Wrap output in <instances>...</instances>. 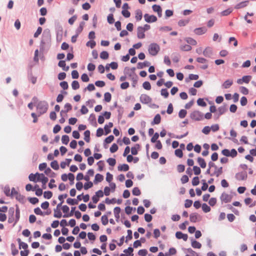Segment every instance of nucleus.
<instances>
[{"mask_svg":"<svg viewBox=\"0 0 256 256\" xmlns=\"http://www.w3.org/2000/svg\"><path fill=\"white\" fill-rule=\"evenodd\" d=\"M119 171H128L129 170V166L127 164H122L118 167Z\"/></svg>","mask_w":256,"mask_h":256,"instance_id":"nucleus-25","label":"nucleus"},{"mask_svg":"<svg viewBox=\"0 0 256 256\" xmlns=\"http://www.w3.org/2000/svg\"><path fill=\"white\" fill-rule=\"evenodd\" d=\"M192 183L194 186H198L200 183L198 177V176L194 177L192 180Z\"/></svg>","mask_w":256,"mask_h":256,"instance_id":"nucleus-52","label":"nucleus"},{"mask_svg":"<svg viewBox=\"0 0 256 256\" xmlns=\"http://www.w3.org/2000/svg\"><path fill=\"white\" fill-rule=\"evenodd\" d=\"M186 250L190 254L191 256H200L198 253L196 252L190 248H188Z\"/></svg>","mask_w":256,"mask_h":256,"instance_id":"nucleus-56","label":"nucleus"},{"mask_svg":"<svg viewBox=\"0 0 256 256\" xmlns=\"http://www.w3.org/2000/svg\"><path fill=\"white\" fill-rule=\"evenodd\" d=\"M114 140V136L112 135H110V136H108V137H107L105 139L104 142L106 144H110L111 142H112Z\"/></svg>","mask_w":256,"mask_h":256,"instance_id":"nucleus-63","label":"nucleus"},{"mask_svg":"<svg viewBox=\"0 0 256 256\" xmlns=\"http://www.w3.org/2000/svg\"><path fill=\"white\" fill-rule=\"evenodd\" d=\"M192 49L190 46L188 44H184L180 46V50L184 51H189Z\"/></svg>","mask_w":256,"mask_h":256,"instance_id":"nucleus-48","label":"nucleus"},{"mask_svg":"<svg viewBox=\"0 0 256 256\" xmlns=\"http://www.w3.org/2000/svg\"><path fill=\"white\" fill-rule=\"evenodd\" d=\"M90 132L89 130H86L84 132V140L87 142H90Z\"/></svg>","mask_w":256,"mask_h":256,"instance_id":"nucleus-27","label":"nucleus"},{"mask_svg":"<svg viewBox=\"0 0 256 256\" xmlns=\"http://www.w3.org/2000/svg\"><path fill=\"white\" fill-rule=\"evenodd\" d=\"M160 123V114H157L154 117V120L152 122V124H158Z\"/></svg>","mask_w":256,"mask_h":256,"instance_id":"nucleus-32","label":"nucleus"},{"mask_svg":"<svg viewBox=\"0 0 256 256\" xmlns=\"http://www.w3.org/2000/svg\"><path fill=\"white\" fill-rule=\"evenodd\" d=\"M58 66L62 68L63 70L64 71H68L69 70V66H66V64L64 60H60L58 64Z\"/></svg>","mask_w":256,"mask_h":256,"instance_id":"nucleus-19","label":"nucleus"},{"mask_svg":"<svg viewBox=\"0 0 256 256\" xmlns=\"http://www.w3.org/2000/svg\"><path fill=\"white\" fill-rule=\"evenodd\" d=\"M207 31V29L205 27L196 28L194 30V32L197 35H202L204 34Z\"/></svg>","mask_w":256,"mask_h":256,"instance_id":"nucleus-10","label":"nucleus"},{"mask_svg":"<svg viewBox=\"0 0 256 256\" xmlns=\"http://www.w3.org/2000/svg\"><path fill=\"white\" fill-rule=\"evenodd\" d=\"M186 40L188 44L193 46H195L197 44L196 41L191 38H188Z\"/></svg>","mask_w":256,"mask_h":256,"instance_id":"nucleus-41","label":"nucleus"},{"mask_svg":"<svg viewBox=\"0 0 256 256\" xmlns=\"http://www.w3.org/2000/svg\"><path fill=\"white\" fill-rule=\"evenodd\" d=\"M107 20H108V22L109 24H113L114 22L113 14H108V16Z\"/></svg>","mask_w":256,"mask_h":256,"instance_id":"nucleus-60","label":"nucleus"},{"mask_svg":"<svg viewBox=\"0 0 256 256\" xmlns=\"http://www.w3.org/2000/svg\"><path fill=\"white\" fill-rule=\"evenodd\" d=\"M144 29L142 28V26H139L138 28L137 36L138 38L142 39L145 38Z\"/></svg>","mask_w":256,"mask_h":256,"instance_id":"nucleus-9","label":"nucleus"},{"mask_svg":"<svg viewBox=\"0 0 256 256\" xmlns=\"http://www.w3.org/2000/svg\"><path fill=\"white\" fill-rule=\"evenodd\" d=\"M72 89L76 90L80 88V84L78 81L74 80L72 82Z\"/></svg>","mask_w":256,"mask_h":256,"instance_id":"nucleus-38","label":"nucleus"},{"mask_svg":"<svg viewBox=\"0 0 256 256\" xmlns=\"http://www.w3.org/2000/svg\"><path fill=\"white\" fill-rule=\"evenodd\" d=\"M145 20L148 22H152L156 21L157 18L154 15H149L148 14H145L144 15Z\"/></svg>","mask_w":256,"mask_h":256,"instance_id":"nucleus-6","label":"nucleus"},{"mask_svg":"<svg viewBox=\"0 0 256 256\" xmlns=\"http://www.w3.org/2000/svg\"><path fill=\"white\" fill-rule=\"evenodd\" d=\"M161 95L164 96L165 98L168 96L169 93L166 88H162L161 90Z\"/></svg>","mask_w":256,"mask_h":256,"instance_id":"nucleus-54","label":"nucleus"},{"mask_svg":"<svg viewBox=\"0 0 256 256\" xmlns=\"http://www.w3.org/2000/svg\"><path fill=\"white\" fill-rule=\"evenodd\" d=\"M134 251L133 248L132 247H129L128 249H126L124 250V252L128 256H130L132 255V256H133L134 254H132V252Z\"/></svg>","mask_w":256,"mask_h":256,"instance_id":"nucleus-39","label":"nucleus"},{"mask_svg":"<svg viewBox=\"0 0 256 256\" xmlns=\"http://www.w3.org/2000/svg\"><path fill=\"white\" fill-rule=\"evenodd\" d=\"M142 86L146 90H150L151 88L150 84L148 82H144L142 84Z\"/></svg>","mask_w":256,"mask_h":256,"instance_id":"nucleus-59","label":"nucleus"},{"mask_svg":"<svg viewBox=\"0 0 256 256\" xmlns=\"http://www.w3.org/2000/svg\"><path fill=\"white\" fill-rule=\"evenodd\" d=\"M118 150V146L116 144H113L110 148V151L112 153L115 152Z\"/></svg>","mask_w":256,"mask_h":256,"instance_id":"nucleus-55","label":"nucleus"},{"mask_svg":"<svg viewBox=\"0 0 256 256\" xmlns=\"http://www.w3.org/2000/svg\"><path fill=\"white\" fill-rule=\"evenodd\" d=\"M232 10L230 8H229L226 10L222 11L220 13V14L222 16H228V14H230L232 12Z\"/></svg>","mask_w":256,"mask_h":256,"instance_id":"nucleus-43","label":"nucleus"},{"mask_svg":"<svg viewBox=\"0 0 256 256\" xmlns=\"http://www.w3.org/2000/svg\"><path fill=\"white\" fill-rule=\"evenodd\" d=\"M212 54V48L210 47H207L203 52V54L206 57H210Z\"/></svg>","mask_w":256,"mask_h":256,"instance_id":"nucleus-13","label":"nucleus"},{"mask_svg":"<svg viewBox=\"0 0 256 256\" xmlns=\"http://www.w3.org/2000/svg\"><path fill=\"white\" fill-rule=\"evenodd\" d=\"M50 166L55 170H58L59 168V166L56 160L52 161L50 164Z\"/></svg>","mask_w":256,"mask_h":256,"instance_id":"nucleus-40","label":"nucleus"},{"mask_svg":"<svg viewBox=\"0 0 256 256\" xmlns=\"http://www.w3.org/2000/svg\"><path fill=\"white\" fill-rule=\"evenodd\" d=\"M97 165L98 166V168L100 171H102L104 169V161L100 160L98 162Z\"/></svg>","mask_w":256,"mask_h":256,"instance_id":"nucleus-46","label":"nucleus"},{"mask_svg":"<svg viewBox=\"0 0 256 256\" xmlns=\"http://www.w3.org/2000/svg\"><path fill=\"white\" fill-rule=\"evenodd\" d=\"M198 162L200 167L202 168H205L206 166V164L204 160L200 157L198 158Z\"/></svg>","mask_w":256,"mask_h":256,"instance_id":"nucleus-22","label":"nucleus"},{"mask_svg":"<svg viewBox=\"0 0 256 256\" xmlns=\"http://www.w3.org/2000/svg\"><path fill=\"white\" fill-rule=\"evenodd\" d=\"M232 199V196L226 192H223L220 197V200L222 203H228L231 202Z\"/></svg>","mask_w":256,"mask_h":256,"instance_id":"nucleus-4","label":"nucleus"},{"mask_svg":"<svg viewBox=\"0 0 256 256\" xmlns=\"http://www.w3.org/2000/svg\"><path fill=\"white\" fill-rule=\"evenodd\" d=\"M134 68H130L128 67H126L124 68V72L126 74L131 76L132 74L134 72Z\"/></svg>","mask_w":256,"mask_h":256,"instance_id":"nucleus-24","label":"nucleus"},{"mask_svg":"<svg viewBox=\"0 0 256 256\" xmlns=\"http://www.w3.org/2000/svg\"><path fill=\"white\" fill-rule=\"evenodd\" d=\"M140 100L143 104H148L150 102V98L146 94H142L140 96Z\"/></svg>","mask_w":256,"mask_h":256,"instance_id":"nucleus-11","label":"nucleus"},{"mask_svg":"<svg viewBox=\"0 0 256 256\" xmlns=\"http://www.w3.org/2000/svg\"><path fill=\"white\" fill-rule=\"evenodd\" d=\"M52 196V193L50 191L44 192V196L46 198L50 199Z\"/></svg>","mask_w":256,"mask_h":256,"instance_id":"nucleus-50","label":"nucleus"},{"mask_svg":"<svg viewBox=\"0 0 256 256\" xmlns=\"http://www.w3.org/2000/svg\"><path fill=\"white\" fill-rule=\"evenodd\" d=\"M226 105L224 104L220 106L218 109V112H219V114H223L227 111Z\"/></svg>","mask_w":256,"mask_h":256,"instance_id":"nucleus-21","label":"nucleus"},{"mask_svg":"<svg viewBox=\"0 0 256 256\" xmlns=\"http://www.w3.org/2000/svg\"><path fill=\"white\" fill-rule=\"evenodd\" d=\"M103 180H104V176L102 175L101 174H97L95 176L94 183L95 184H96L98 182H102Z\"/></svg>","mask_w":256,"mask_h":256,"instance_id":"nucleus-20","label":"nucleus"},{"mask_svg":"<svg viewBox=\"0 0 256 256\" xmlns=\"http://www.w3.org/2000/svg\"><path fill=\"white\" fill-rule=\"evenodd\" d=\"M208 169L206 170V174H210V170L212 168H217V166L212 162H210L208 164Z\"/></svg>","mask_w":256,"mask_h":256,"instance_id":"nucleus-26","label":"nucleus"},{"mask_svg":"<svg viewBox=\"0 0 256 256\" xmlns=\"http://www.w3.org/2000/svg\"><path fill=\"white\" fill-rule=\"evenodd\" d=\"M200 216L197 213H192L190 216V220L191 222H196L200 220Z\"/></svg>","mask_w":256,"mask_h":256,"instance_id":"nucleus-7","label":"nucleus"},{"mask_svg":"<svg viewBox=\"0 0 256 256\" xmlns=\"http://www.w3.org/2000/svg\"><path fill=\"white\" fill-rule=\"evenodd\" d=\"M210 127L208 126H206L202 130V132L205 134H208L210 133Z\"/></svg>","mask_w":256,"mask_h":256,"instance_id":"nucleus-58","label":"nucleus"},{"mask_svg":"<svg viewBox=\"0 0 256 256\" xmlns=\"http://www.w3.org/2000/svg\"><path fill=\"white\" fill-rule=\"evenodd\" d=\"M66 202L70 205H74L77 204H78V202L77 200L71 198H68L66 200Z\"/></svg>","mask_w":256,"mask_h":256,"instance_id":"nucleus-33","label":"nucleus"},{"mask_svg":"<svg viewBox=\"0 0 256 256\" xmlns=\"http://www.w3.org/2000/svg\"><path fill=\"white\" fill-rule=\"evenodd\" d=\"M12 254L13 256H16L18 252V250L16 249V246L14 244H11Z\"/></svg>","mask_w":256,"mask_h":256,"instance_id":"nucleus-31","label":"nucleus"},{"mask_svg":"<svg viewBox=\"0 0 256 256\" xmlns=\"http://www.w3.org/2000/svg\"><path fill=\"white\" fill-rule=\"evenodd\" d=\"M132 193L133 195L137 196H140L141 194L140 189L137 187H135L133 188Z\"/></svg>","mask_w":256,"mask_h":256,"instance_id":"nucleus-47","label":"nucleus"},{"mask_svg":"<svg viewBox=\"0 0 256 256\" xmlns=\"http://www.w3.org/2000/svg\"><path fill=\"white\" fill-rule=\"evenodd\" d=\"M150 65V63L148 62H138V68H142L144 67L148 66Z\"/></svg>","mask_w":256,"mask_h":256,"instance_id":"nucleus-30","label":"nucleus"},{"mask_svg":"<svg viewBox=\"0 0 256 256\" xmlns=\"http://www.w3.org/2000/svg\"><path fill=\"white\" fill-rule=\"evenodd\" d=\"M197 104L199 106L205 107L206 106V104L205 102H204V100L201 98H199L197 100Z\"/></svg>","mask_w":256,"mask_h":256,"instance_id":"nucleus-42","label":"nucleus"},{"mask_svg":"<svg viewBox=\"0 0 256 256\" xmlns=\"http://www.w3.org/2000/svg\"><path fill=\"white\" fill-rule=\"evenodd\" d=\"M71 161H72L71 159H70V158H66V162H62L60 163V167L62 168H64L66 165L69 166V164H70Z\"/></svg>","mask_w":256,"mask_h":256,"instance_id":"nucleus-28","label":"nucleus"},{"mask_svg":"<svg viewBox=\"0 0 256 256\" xmlns=\"http://www.w3.org/2000/svg\"><path fill=\"white\" fill-rule=\"evenodd\" d=\"M48 108V104L47 102L45 101L40 102L36 106V110L38 114V116L45 114Z\"/></svg>","mask_w":256,"mask_h":256,"instance_id":"nucleus-1","label":"nucleus"},{"mask_svg":"<svg viewBox=\"0 0 256 256\" xmlns=\"http://www.w3.org/2000/svg\"><path fill=\"white\" fill-rule=\"evenodd\" d=\"M202 209L204 212H208L210 210V208L206 204H202Z\"/></svg>","mask_w":256,"mask_h":256,"instance_id":"nucleus-45","label":"nucleus"},{"mask_svg":"<svg viewBox=\"0 0 256 256\" xmlns=\"http://www.w3.org/2000/svg\"><path fill=\"white\" fill-rule=\"evenodd\" d=\"M112 96L111 94L108 92H106L104 94V100L106 102H110L111 100Z\"/></svg>","mask_w":256,"mask_h":256,"instance_id":"nucleus-34","label":"nucleus"},{"mask_svg":"<svg viewBox=\"0 0 256 256\" xmlns=\"http://www.w3.org/2000/svg\"><path fill=\"white\" fill-rule=\"evenodd\" d=\"M120 208L118 206L116 207L114 210V215L116 221H118L120 218Z\"/></svg>","mask_w":256,"mask_h":256,"instance_id":"nucleus-18","label":"nucleus"},{"mask_svg":"<svg viewBox=\"0 0 256 256\" xmlns=\"http://www.w3.org/2000/svg\"><path fill=\"white\" fill-rule=\"evenodd\" d=\"M55 218H60L62 216V214L60 210L55 209L54 210V215Z\"/></svg>","mask_w":256,"mask_h":256,"instance_id":"nucleus-44","label":"nucleus"},{"mask_svg":"<svg viewBox=\"0 0 256 256\" xmlns=\"http://www.w3.org/2000/svg\"><path fill=\"white\" fill-rule=\"evenodd\" d=\"M248 3V0L242 2H241L238 4H236L234 6V8L236 9H240V8H244L247 6Z\"/></svg>","mask_w":256,"mask_h":256,"instance_id":"nucleus-17","label":"nucleus"},{"mask_svg":"<svg viewBox=\"0 0 256 256\" xmlns=\"http://www.w3.org/2000/svg\"><path fill=\"white\" fill-rule=\"evenodd\" d=\"M159 50V46L158 45L152 44H151L148 48V52L152 56H155L157 54Z\"/></svg>","mask_w":256,"mask_h":256,"instance_id":"nucleus-3","label":"nucleus"},{"mask_svg":"<svg viewBox=\"0 0 256 256\" xmlns=\"http://www.w3.org/2000/svg\"><path fill=\"white\" fill-rule=\"evenodd\" d=\"M108 53L106 51H103L100 54V58L103 60L108 59Z\"/></svg>","mask_w":256,"mask_h":256,"instance_id":"nucleus-35","label":"nucleus"},{"mask_svg":"<svg viewBox=\"0 0 256 256\" xmlns=\"http://www.w3.org/2000/svg\"><path fill=\"white\" fill-rule=\"evenodd\" d=\"M190 118L195 121H200L204 119V114L198 110H194L190 114Z\"/></svg>","mask_w":256,"mask_h":256,"instance_id":"nucleus-2","label":"nucleus"},{"mask_svg":"<svg viewBox=\"0 0 256 256\" xmlns=\"http://www.w3.org/2000/svg\"><path fill=\"white\" fill-rule=\"evenodd\" d=\"M140 146L138 144H136L131 148V152L132 155H136L138 153V150L140 149Z\"/></svg>","mask_w":256,"mask_h":256,"instance_id":"nucleus-23","label":"nucleus"},{"mask_svg":"<svg viewBox=\"0 0 256 256\" xmlns=\"http://www.w3.org/2000/svg\"><path fill=\"white\" fill-rule=\"evenodd\" d=\"M142 12L140 10H136L135 18L138 21H139L142 20Z\"/></svg>","mask_w":256,"mask_h":256,"instance_id":"nucleus-29","label":"nucleus"},{"mask_svg":"<svg viewBox=\"0 0 256 256\" xmlns=\"http://www.w3.org/2000/svg\"><path fill=\"white\" fill-rule=\"evenodd\" d=\"M36 174H30L28 176V178L30 181L36 182Z\"/></svg>","mask_w":256,"mask_h":256,"instance_id":"nucleus-49","label":"nucleus"},{"mask_svg":"<svg viewBox=\"0 0 256 256\" xmlns=\"http://www.w3.org/2000/svg\"><path fill=\"white\" fill-rule=\"evenodd\" d=\"M240 91L242 94L244 95L248 94L249 92L248 90L244 86H241L240 88Z\"/></svg>","mask_w":256,"mask_h":256,"instance_id":"nucleus-62","label":"nucleus"},{"mask_svg":"<svg viewBox=\"0 0 256 256\" xmlns=\"http://www.w3.org/2000/svg\"><path fill=\"white\" fill-rule=\"evenodd\" d=\"M242 78L244 82L248 84L250 80L252 78V76H242Z\"/></svg>","mask_w":256,"mask_h":256,"instance_id":"nucleus-61","label":"nucleus"},{"mask_svg":"<svg viewBox=\"0 0 256 256\" xmlns=\"http://www.w3.org/2000/svg\"><path fill=\"white\" fill-rule=\"evenodd\" d=\"M113 126V124L111 122H110L108 124H106L104 129L105 131V134H108L110 132L111 130L110 128Z\"/></svg>","mask_w":256,"mask_h":256,"instance_id":"nucleus-15","label":"nucleus"},{"mask_svg":"<svg viewBox=\"0 0 256 256\" xmlns=\"http://www.w3.org/2000/svg\"><path fill=\"white\" fill-rule=\"evenodd\" d=\"M236 178L238 180H244L247 178V174L246 172H238L236 174Z\"/></svg>","mask_w":256,"mask_h":256,"instance_id":"nucleus-5","label":"nucleus"},{"mask_svg":"<svg viewBox=\"0 0 256 256\" xmlns=\"http://www.w3.org/2000/svg\"><path fill=\"white\" fill-rule=\"evenodd\" d=\"M214 173L210 174L211 176H216V177H218L222 172V168H214Z\"/></svg>","mask_w":256,"mask_h":256,"instance_id":"nucleus-14","label":"nucleus"},{"mask_svg":"<svg viewBox=\"0 0 256 256\" xmlns=\"http://www.w3.org/2000/svg\"><path fill=\"white\" fill-rule=\"evenodd\" d=\"M101 220H102V224H104V226L106 225L108 222V216L105 215L102 216Z\"/></svg>","mask_w":256,"mask_h":256,"instance_id":"nucleus-53","label":"nucleus"},{"mask_svg":"<svg viewBox=\"0 0 256 256\" xmlns=\"http://www.w3.org/2000/svg\"><path fill=\"white\" fill-rule=\"evenodd\" d=\"M233 84V80H227L222 84V87L224 88H228Z\"/></svg>","mask_w":256,"mask_h":256,"instance_id":"nucleus-12","label":"nucleus"},{"mask_svg":"<svg viewBox=\"0 0 256 256\" xmlns=\"http://www.w3.org/2000/svg\"><path fill=\"white\" fill-rule=\"evenodd\" d=\"M191 242L192 247L194 248H200L202 247L201 244L194 239L191 240Z\"/></svg>","mask_w":256,"mask_h":256,"instance_id":"nucleus-16","label":"nucleus"},{"mask_svg":"<svg viewBox=\"0 0 256 256\" xmlns=\"http://www.w3.org/2000/svg\"><path fill=\"white\" fill-rule=\"evenodd\" d=\"M176 237L178 239H182L184 241L188 240V236L186 234H184L181 232H177L176 233Z\"/></svg>","mask_w":256,"mask_h":256,"instance_id":"nucleus-8","label":"nucleus"},{"mask_svg":"<svg viewBox=\"0 0 256 256\" xmlns=\"http://www.w3.org/2000/svg\"><path fill=\"white\" fill-rule=\"evenodd\" d=\"M107 162L110 166H114L116 164V160L114 158H109L107 160Z\"/></svg>","mask_w":256,"mask_h":256,"instance_id":"nucleus-51","label":"nucleus"},{"mask_svg":"<svg viewBox=\"0 0 256 256\" xmlns=\"http://www.w3.org/2000/svg\"><path fill=\"white\" fill-rule=\"evenodd\" d=\"M174 152L176 156L180 158L182 157L183 153L181 149H176Z\"/></svg>","mask_w":256,"mask_h":256,"instance_id":"nucleus-57","label":"nucleus"},{"mask_svg":"<svg viewBox=\"0 0 256 256\" xmlns=\"http://www.w3.org/2000/svg\"><path fill=\"white\" fill-rule=\"evenodd\" d=\"M186 114L187 112L186 110H181L178 112V116L180 118H183L186 116Z\"/></svg>","mask_w":256,"mask_h":256,"instance_id":"nucleus-37","label":"nucleus"},{"mask_svg":"<svg viewBox=\"0 0 256 256\" xmlns=\"http://www.w3.org/2000/svg\"><path fill=\"white\" fill-rule=\"evenodd\" d=\"M148 254V251L146 249L140 250L138 252V254L140 256H146Z\"/></svg>","mask_w":256,"mask_h":256,"instance_id":"nucleus-64","label":"nucleus"},{"mask_svg":"<svg viewBox=\"0 0 256 256\" xmlns=\"http://www.w3.org/2000/svg\"><path fill=\"white\" fill-rule=\"evenodd\" d=\"M70 141L69 136L67 135L62 136V142L64 144H67Z\"/></svg>","mask_w":256,"mask_h":256,"instance_id":"nucleus-36","label":"nucleus"}]
</instances>
